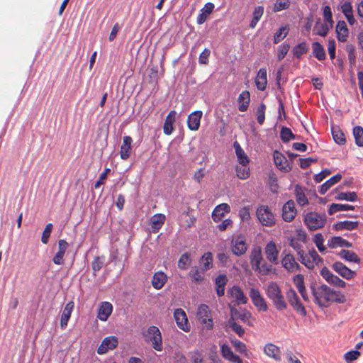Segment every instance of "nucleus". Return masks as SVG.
Listing matches in <instances>:
<instances>
[{
	"instance_id": "obj_1",
	"label": "nucleus",
	"mask_w": 363,
	"mask_h": 363,
	"mask_svg": "<svg viewBox=\"0 0 363 363\" xmlns=\"http://www.w3.org/2000/svg\"><path fill=\"white\" fill-rule=\"evenodd\" d=\"M309 288L313 296L314 303L320 307L327 306L329 293H332V289L325 284L319 285L316 281H311Z\"/></svg>"
},
{
	"instance_id": "obj_2",
	"label": "nucleus",
	"mask_w": 363,
	"mask_h": 363,
	"mask_svg": "<svg viewBox=\"0 0 363 363\" xmlns=\"http://www.w3.org/2000/svg\"><path fill=\"white\" fill-rule=\"evenodd\" d=\"M142 336L144 341L156 351L161 352L163 350L162 333L157 326L151 325L143 330Z\"/></svg>"
},
{
	"instance_id": "obj_3",
	"label": "nucleus",
	"mask_w": 363,
	"mask_h": 363,
	"mask_svg": "<svg viewBox=\"0 0 363 363\" xmlns=\"http://www.w3.org/2000/svg\"><path fill=\"white\" fill-rule=\"evenodd\" d=\"M303 221L308 229L313 231L324 227L326 223V216L311 211L305 215Z\"/></svg>"
},
{
	"instance_id": "obj_4",
	"label": "nucleus",
	"mask_w": 363,
	"mask_h": 363,
	"mask_svg": "<svg viewBox=\"0 0 363 363\" xmlns=\"http://www.w3.org/2000/svg\"><path fill=\"white\" fill-rule=\"evenodd\" d=\"M196 318L207 330H211L213 328L211 311L208 305L203 303L198 306Z\"/></svg>"
},
{
	"instance_id": "obj_5",
	"label": "nucleus",
	"mask_w": 363,
	"mask_h": 363,
	"mask_svg": "<svg viewBox=\"0 0 363 363\" xmlns=\"http://www.w3.org/2000/svg\"><path fill=\"white\" fill-rule=\"evenodd\" d=\"M256 215L262 225L272 227L276 223L274 214L266 205L259 206L257 208Z\"/></svg>"
},
{
	"instance_id": "obj_6",
	"label": "nucleus",
	"mask_w": 363,
	"mask_h": 363,
	"mask_svg": "<svg viewBox=\"0 0 363 363\" xmlns=\"http://www.w3.org/2000/svg\"><path fill=\"white\" fill-rule=\"evenodd\" d=\"M230 245L233 254L237 257L243 255L247 250L246 239L242 234H239L235 238H233Z\"/></svg>"
},
{
	"instance_id": "obj_7",
	"label": "nucleus",
	"mask_w": 363,
	"mask_h": 363,
	"mask_svg": "<svg viewBox=\"0 0 363 363\" xmlns=\"http://www.w3.org/2000/svg\"><path fill=\"white\" fill-rule=\"evenodd\" d=\"M286 250L282 252L284 257L281 259V263L282 267L289 273L296 271H301V266L296 262L295 257L290 253L285 254Z\"/></svg>"
},
{
	"instance_id": "obj_8",
	"label": "nucleus",
	"mask_w": 363,
	"mask_h": 363,
	"mask_svg": "<svg viewBox=\"0 0 363 363\" xmlns=\"http://www.w3.org/2000/svg\"><path fill=\"white\" fill-rule=\"evenodd\" d=\"M174 318L177 325L184 332L190 331L191 326L189 323L186 314L182 308H177L174 312Z\"/></svg>"
},
{
	"instance_id": "obj_9",
	"label": "nucleus",
	"mask_w": 363,
	"mask_h": 363,
	"mask_svg": "<svg viewBox=\"0 0 363 363\" xmlns=\"http://www.w3.org/2000/svg\"><path fill=\"white\" fill-rule=\"evenodd\" d=\"M118 345V338L116 336H108L105 337L99 347L97 348L99 354H106L109 350H113L117 347Z\"/></svg>"
},
{
	"instance_id": "obj_10",
	"label": "nucleus",
	"mask_w": 363,
	"mask_h": 363,
	"mask_svg": "<svg viewBox=\"0 0 363 363\" xmlns=\"http://www.w3.org/2000/svg\"><path fill=\"white\" fill-rule=\"evenodd\" d=\"M249 296L257 308V309L260 311H267L268 309V306L264 298L261 296L259 290L255 288H251Z\"/></svg>"
},
{
	"instance_id": "obj_11",
	"label": "nucleus",
	"mask_w": 363,
	"mask_h": 363,
	"mask_svg": "<svg viewBox=\"0 0 363 363\" xmlns=\"http://www.w3.org/2000/svg\"><path fill=\"white\" fill-rule=\"evenodd\" d=\"M297 211L293 200H289L282 207V218L285 222H291L296 217Z\"/></svg>"
},
{
	"instance_id": "obj_12",
	"label": "nucleus",
	"mask_w": 363,
	"mask_h": 363,
	"mask_svg": "<svg viewBox=\"0 0 363 363\" xmlns=\"http://www.w3.org/2000/svg\"><path fill=\"white\" fill-rule=\"evenodd\" d=\"M332 269L342 278L350 280L356 276V272L351 270L341 262H335L332 265Z\"/></svg>"
},
{
	"instance_id": "obj_13",
	"label": "nucleus",
	"mask_w": 363,
	"mask_h": 363,
	"mask_svg": "<svg viewBox=\"0 0 363 363\" xmlns=\"http://www.w3.org/2000/svg\"><path fill=\"white\" fill-rule=\"evenodd\" d=\"M250 261L253 269L259 268V265L263 261L262 248L260 246L255 245L252 248L250 254Z\"/></svg>"
},
{
	"instance_id": "obj_14",
	"label": "nucleus",
	"mask_w": 363,
	"mask_h": 363,
	"mask_svg": "<svg viewBox=\"0 0 363 363\" xmlns=\"http://www.w3.org/2000/svg\"><path fill=\"white\" fill-rule=\"evenodd\" d=\"M264 253L267 259L273 264H277L279 250L274 241H269L265 246Z\"/></svg>"
},
{
	"instance_id": "obj_15",
	"label": "nucleus",
	"mask_w": 363,
	"mask_h": 363,
	"mask_svg": "<svg viewBox=\"0 0 363 363\" xmlns=\"http://www.w3.org/2000/svg\"><path fill=\"white\" fill-rule=\"evenodd\" d=\"M69 247V244L65 240H59L58 241V251L52 258V262L57 265L64 264V256Z\"/></svg>"
},
{
	"instance_id": "obj_16",
	"label": "nucleus",
	"mask_w": 363,
	"mask_h": 363,
	"mask_svg": "<svg viewBox=\"0 0 363 363\" xmlns=\"http://www.w3.org/2000/svg\"><path fill=\"white\" fill-rule=\"evenodd\" d=\"M273 157L274 164L279 170L284 172L291 171V167L289 165L288 161L283 154L278 151H275Z\"/></svg>"
},
{
	"instance_id": "obj_17",
	"label": "nucleus",
	"mask_w": 363,
	"mask_h": 363,
	"mask_svg": "<svg viewBox=\"0 0 363 363\" xmlns=\"http://www.w3.org/2000/svg\"><path fill=\"white\" fill-rule=\"evenodd\" d=\"M74 307L73 301H69L65 306L60 318V327L65 330L67 326V323L71 317V314Z\"/></svg>"
},
{
	"instance_id": "obj_18",
	"label": "nucleus",
	"mask_w": 363,
	"mask_h": 363,
	"mask_svg": "<svg viewBox=\"0 0 363 363\" xmlns=\"http://www.w3.org/2000/svg\"><path fill=\"white\" fill-rule=\"evenodd\" d=\"M202 115L203 112L201 111H195L189 115L187 125L191 130H197L199 128Z\"/></svg>"
},
{
	"instance_id": "obj_19",
	"label": "nucleus",
	"mask_w": 363,
	"mask_h": 363,
	"mask_svg": "<svg viewBox=\"0 0 363 363\" xmlns=\"http://www.w3.org/2000/svg\"><path fill=\"white\" fill-rule=\"evenodd\" d=\"M220 353L223 357L233 363H242V360L239 356L235 354L231 348L226 344L220 346Z\"/></svg>"
},
{
	"instance_id": "obj_20",
	"label": "nucleus",
	"mask_w": 363,
	"mask_h": 363,
	"mask_svg": "<svg viewBox=\"0 0 363 363\" xmlns=\"http://www.w3.org/2000/svg\"><path fill=\"white\" fill-rule=\"evenodd\" d=\"M113 311V306L110 302H102L98 311L97 318L101 321H106Z\"/></svg>"
},
{
	"instance_id": "obj_21",
	"label": "nucleus",
	"mask_w": 363,
	"mask_h": 363,
	"mask_svg": "<svg viewBox=\"0 0 363 363\" xmlns=\"http://www.w3.org/2000/svg\"><path fill=\"white\" fill-rule=\"evenodd\" d=\"M230 211V207L227 203H221L218 205L212 213V219L214 222L218 223L221 220L225 214Z\"/></svg>"
},
{
	"instance_id": "obj_22",
	"label": "nucleus",
	"mask_w": 363,
	"mask_h": 363,
	"mask_svg": "<svg viewBox=\"0 0 363 363\" xmlns=\"http://www.w3.org/2000/svg\"><path fill=\"white\" fill-rule=\"evenodd\" d=\"M336 36L339 42L345 43L349 35V30L344 21H338L336 25Z\"/></svg>"
},
{
	"instance_id": "obj_23",
	"label": "nucleus",
	"mask_w": 363,
	"mask_h": 363,
	"mask_svg": "<svg viewBox=\"0 0 363 363\" xmlns=\"http://www.w3.org/2000/svg\"><path fill=\"white\" fill-rule=\"evenodd\" d=\"M133 139L130 136H124L123 138V144L121 146L120 155L123 160H128L131 155V144Z\"/></svg>"
},
{
	"instance_id": "obj_24",
	"label": "nucleus",
	"mask_w": 363,
	"mask_h": 363,
	"mask_svg": "<svg viewBox=\"0 0 363 363\" xmlns=\"http://www.w3.org/2000/svg\"><path fill=\"white\" fill-rule=\"evenodd\" d=\"M167 274L162 271L155 272L151 281L153 288L157 290L161 289L167 281Z\"/></svg>"
},
{
	"instance_id": "obj_25",
	"label": "nucleus",
	"mask_w": 363,
	"mask_h": 363,
	"mask_svg": "<svg viewBox=\"0 0 363 363\" xmlns=\"http://www.w3.org/2000/svg\"><path fill=\"white\" fill-rule=\"evenodd\" d=\"M228 293L235 299L237 304H246L247 303V298L240 286H233Z\"/></svg>"
},
{
	"instance_id": "obj_26",
	"label": "nucleus",
	"mask_w": 363,
	"mask_h": 363,
	"mask_svg": "<svg viewBox=\"0 0 363 363\" xmlns=\"http://www.w3.org/2000/svg\"><path fill=\"white\" fill-rule=\"evenodd\" d=\"M214 4L211 2H208L204 5V7L201 9L200 13L197 16V23L199 25L203 24L208 18L209 15L214 9Z\"/></svg>"
},
{
	"instance_id": "obj_27",
	"label": "nucleus",
	"mask_w": 363,
	"mask_h": 363,
	"mask_svg": "<svg viewBox=\"0 0 363 363\" xmlns=\"http://www.w3.org/2000/svg\"><path fill=\"white\" fill-rule=\"evenodd\" d=\"M255 84L257 89L259 91H264L267 84V69L261 68L257 72L255 78Z\"/></svg>"
},
{
	"instance_id": "obj_28",
	"label": "nucleus",
	"mask_w": 363,
	"mask_h": 363,
	"mask_svg": "<svg viewBox=\"0 0 363 363\" xmlns=\"http://www.w3.org/2000/svg\"><path fill=\"white\" fill-rule=\"evenodd\" d=\"M238 110L245 112L247 110L250 103V94L248 91L245 90L240 94L238 98Z\"/></svg>"
},
{
	"instance_id": "obj_29",
	"label": "nucleus",
	"mask_w": 363,
	"mask_h": 363,
	"mask_svg": "<svg viewBox=\"0 0 363 363\" xmlns=\"http://www.w3.org/2000/svg\"><path fill=\"white\" fill-rule=\"evenodd\" d=\"M328 246L330 248H336L337 247L350 248L352 247V243L340 236H334L328 241Z\"/></svg>"
},
{
	"instance_id": "obj_30",
	"label": "nucleus",
	"mask_w": 363,
	"mask_h": 363,
	"mask_svg": "<svg viewBox=\"0 0 363 363\" xmlns=\"http://www.w3.org/2000/svg\"><path fill=\"white\" fill-rule=\"evenodd\" d=\"M264 353L277 362L281 360V351L279 348L272 343L267 344L264 348Z\"/></svg>"
},
{
	"instance_id": "obj_31",
	"label": "nucleus",
	"mask_w": 363,
	"mask_h": 363,
	"mask_svg": "<svg viewBox=\"0 0 363 363\" xmlns=\"http://www.w3.org/2000/svg\"><path fill=\"white\" fill-rule=\"evenodd\" d=\"M203 271H208L213 267V256L211 252H205L199 260Z\"/></svg>"
},
{
	"instance_id": "obj_32",
	"label": "nucleus",
	"mask_w": 363,
	"mask_h": 363,
	"mask_svg": "<svg viewBox=\"0 0 363 363\" xmlns=\"http://www.w3.org/2000/svg\"><path fill=\"white\" fill-rule=\"evenodd\" d=\"M177 112L174 110L171 111L166 117L163 125V132L165 135H170L174 130L173 123L175 121Z\"/></svg>"
},
{
	"instance_id": "obj_33",
	"label": "nucleus",
	"mask_w": 363,
	"mask_h": 363,
	"mask_svg": "<svg viewBox=\"0 0 363 363\" xmlns=\"http://www.w3.org/2000/svg\"><path fill=\"white\" fill-rule=\"evenodd\" d=\"M342 179V175L340 174H337L333 177H330L328 180L324 182L322 185L320 186L318 189V192L321 195H324L327 191L333 185L337 184Z\"/></svg>"
},
{
	"instance_id": "obj_34",
	"label": "nucleus",
	"mask_w": 363,
	"mask_h": 363,
	"mask_svg": "<svg viewBox=\"0 0 363 363\" xmlns=\"http://www.w3.org/2000/svg\"><path fill=\"white\" fill-rule=\"evenodd\" d=\"M359 226L358 221H350V220H344L339 221L333 225V229L337 231L347 230H353L357 229Z\"/></svg>"
},
{
	"instance_id": "obj_35",
	"label": "nucleus",
	"mask_w": 363,
	"mask_h": 363,
	"mask_svg": "<svg viewBox=\"0 0 363 363\" xmlns=\"http://www.w3.org/2000/svg\"><path fill=\"white\" fill-rule=\"evenodd\" d=\"M228 282V278L225 274H220L215 279L216 294L218 297H221L225 294V286Z\"/></svg>"
},
{
	"instance_id": "obj_36",
	"label": "nucleus",
	"mask_w": 363,
	"mask_h": 363,
	"mask_svg": "<svg viewBox=\"0 0 363 363\" xmlns=\"http://www.w3.org/2000/svg\"><path fill=\"white\" fill-rule=\"evenodd\" d=\"M235 154L238 158V162L241 165L248 164L250 162L249 157L245 154L243 149L241 147L238 141H235L233 143Z\"/></svg>"
},
{
	"instance_id": "obj_37",
	"label": "nucleus",
	"mask_w": 363,
	"mask_h": 363,
	"mask_svg": "<svg viewBox=\"0 0 363 363\" xmlns=\"http://www.w3.org/2000/svg\"><path fill=\"white\" fill-rule=\"evenodd\" d=\"M308 50V44L303 41L295 45L291 50V53L294 57L296 59H301L302 55L306 54Z\"/></svg>"
},
{
	"instance_id": "obj_38",
	"label": "nucleus",
	"mask_w": 363,
	"mask_h": 363,
	"mask_svg": "<svg viewBox=\"0 0 363 363\" xmlns=\"http://www.w3.org/2000/svg\"><path fill=\"white\" fill-rule=\"evenodd\" d=\"M313 55L319 61H323L326 58V54L323 46L318 41L312 43Z\"/></svg>"
},
{
	"instance_id": "obj_39",
	"label": "nucleus",
	"mask_w": 363,
	"mask_h": 363,
	"mask_svg": "<svg viewBox=\"0 0 363 363\" xmlns=\"http://www.w3.org/2000/svg\"><path fill=\"white\" fill-rule=\"evenodd\" d=\"M206 271H203L201 267L194 266L189 272V276L191 278L193 281L199 284L203 281V274Z\"/></svg>"
},
{
	"instance_id": "obj_40",
	"label": "nucleus",
	"mask_w": 363,
	"mask_h": 363,
	"mask_svg": "<svg viewBox=\"0 0 363 363\" xmlns=\"http://www.w3.org/2000/svg\"><path fill=\"white\" fill-rule=\"evenodd\" d=\"M266 294L267 297L272 300L279 298V296L281 294V290L276 282L272 281L267 286Z\"/></svg>"
},
{
	"instance_id": "obj_41",
	"label": "nucleus",
	"mask_w": 363,
	"mask_h": 363,
	"mask_svg": "<svg viewBox=\"0 0 363 363\" xmlns=\"http://www.w3.org/2000/svg\"><path fill=\"white\" fill-rule=\"evenodd\" d=\"M355 207L349 204L332 203L330 205L328 213L330 216L342 211H353Z\"/></svg>"
},
{
	"instance_id": "obj_42",
	"label": "nucleus",
	"mask_w": 363,
	"mask_h": 363,
	"mask_svg": "<svg viewBox=\"0 0 363 363\" xmlns=\"http://www.w3.org/2000/svg\"><path fill=\"white\" fill-rule=\"evenodd\" d=\"M339 256L347 261L354 262L357 264L360 263V258L358 255L353 251H350L347 250H342L339 252Z\"/></svg>"
},
{
	"instance_id": "obj_43",
	"label": "nucleus",
	"mask_w": 363,
	"mask_h": 363,
	"mask_svg": "<svg viewBox=\"0 0 363 363\" xmlns=\"http://www.w3.org/2000/svg\"><path fill=\"white\" fill-rule=\"evenodd\" d=\"M264 13V7L262 6H256L252 13V19L250 21V27L255 28Z\"/></svg>"
},
{
	"instance_id": "obj_44",
	"label": "nucleus",
	"mask_w": 363,
	"mask_h": 363,
	"mask_svg": "<svg viewBox=\"0 0 363 363\" xmlns=\"http://www.w3.org/2000/svg\"><path fill=\"white\" fill-rule=\"evenodd\" d=\"M295 194L296 201L299 206H304L308 203L307 197L298 184L295 186Z\"/></svg>"
},
{
	"instance_id": "obj_45",
	"label": "nucleus",
	"mask_w": 363,
	"mask_h": 363,
	"mask_svg": "<svg viewBox=\"0 0 363 363\" xmlns=\"http://www.w3.org/2000/svg\"><path fill=\"white\" fill-rule=\"evenodd\" d=\"M357 195L354 191L340 192L335 197V199L337 201H347L351 202L357 201Z\"/></svg>"
},
{
	"instance_id": "obj_46",
	"label": "nucleus",
	"mask_w": 363,
	"mask_h": 363,
	"mask_svg": "<svg viewBox=\"0 0 363 363\" xmlns=\"http://www.w3.org/2000/svg\"><path fill=\"white\" fill-rule=\"evenodd\" d=\"M289 30V28L288 26H284L279 28V29L274 35L273 43L274 44H277L284 40L287 36Z\"/></svg>"
},
{
	"instance_id": "obj_47",
	"label": "nucleus",
	"mask_w": 363,
	"mask_h": 363,
	"mask_svg": "<svg viewBox=\"0 0 363 363\" xmlns=\"http://www.w3.org/2000/svg\"><path fill=\"white\" fill-rule=\"evenodd\" d=\"M235 172L237 177L240 179H246L250 177V167H248V164L245 165H237L235 167Z\"/></svg>"
},
{
	"instance_id": "obj_48",
	"label": "nucleus",
	"mask_w": 363,
	"mask_h": 363,
	"mask_svg": "<svg viewBox=\"0 0 363 363\" xmlns=\"http://www.w3.org/2000/svg\"><path fill=\"white\" fill-rule=\"evenodd\" d=\"M191 256L189 252H185L181 255L178 261V267L182 270H186L191 263Z\"/></svg>"
},
{
	"instance_id": "obj_49",
	"label": "nucleus",
	"mask_w": 363,
	"mask_h": 363,
	"mask_svg": "<svg viewBox=\"0 0 363 363\" xmlns=\"http://www.w3.org/2000/svg\"><path fill=\"white\" fill-rule=\"evenodd\" d=\"M280 138L284 143H286L291 140H294L296 135L292 133L289 128L283 126L280 131Z\"/></svg>"
},
{
	"instance_id": "obj_50",
	"label": "nucleus",
	"mask_w": 363,
	"mask_h": 363,
	"mask_svg": "<svg viewBox=\"0 0 363 363\" xmlns=\"http://www.w3.org/2000/svg\"><path fill=\"white\" fill-rule=\"evenodd\" d=\"M330 301L343 303L346 301V298L340 291L332 289V293H329L328 302Z\"/></svg>"
},
{
	"instance_id": "obj_51",
	"label": "nucleus",
	"mask_w": 363,
	"mask_h": 363,
	"mask_svg": "<svg viewBox=\"0 0 363 363\" xmlns=\"http://www.w3.org/2000/svg\"><path fill=\"white\" fill-rule=\"evenodd\" d=\"M228 325L230 328L234 331L240 337H242L245 335V330L242 327L238 324L233 316H231L230 318L228 321Z\"/></svg>"
},
{
	"instance_id": "obj_52",
	"label": "nucleus",
	"mask_w": 363,
	"mask_h": 363,
	"mask_svg": "<svg viewBox=\"0 0 363 363\" xmlns=\"http://www.w3.org/2000/svg\"><path fill=\"white\" fill-rule=\"evenodd\" d=\"M353 135L355 143L359 147H363V128L357 125L353 128Z\"/></svg>"
},
{
	"instance_id": "obj_53",
	"label": "nucleus",
	"mask_w": 363,
	"mask_h": 363,
	"mask_svg": "<svg viewBox=\"0 0 363 363\" xmlns=\"http://www.w3.org/2000/svg\"><path fill=\"white\" fill-rule=\"evenodd\" d=\"M348 55V61L350 66H354L356 63L355 47L352 44H347L345 48Z\"/></svg>"
},
{
	"instance_id": "obj_54",
	"label": "nucleus",
	"mask_w": 363,
	"mask_h": 363,
	"mask_svg": "<svg viewBox=\"0 0 363 363\" xmlns=\"http://www.w3.org/2000/svg\"><path fill=\"white\" fill-rule=\"evenodd\" d=\"M289 48L290 45L286 42L279 45L277 48V60L279 61L282 60L285 57L289 50Z\"/></svg>"
},
{
	"instance_id": "obj_55",
	"label": "nucleus",
	"mask_w": 363,
	"mask_h": 363,
	"mask_svg": "<svg viewBox=\"0 0 363 363\" xmlns=\"http://www.w3.org/2000/svg\"><path fill=\"white\" fill-rule=\"evenodd\" d=\"M265 111H266V105L262 102L259 106L257 107L256 111V116L257 123L259 125H262L265 120Z\"/></svg>"
},
{
	"instance_id": "obj_56",
	"label": "nucleus",
	"mask_w": 363,
	"mask_h": 363,
	"mask_svg": "<svg viewBox=\"0 0 363 363\" xmlns=\"http://www.w3.org/2000/svg\"><path fill=\"white\" fill-rule=\"evenodd\" d=\"M332 135L335 142L340 145L346 143V138L340 130H332Z\"/></svg>"
},
{
	"instance_id": "obj_57",
	"label": "nucleus",
	"mask_w": 363,
	"mask_h": 363,
	"mask_svg": "<svg viewBox=\"0 0 363 363\" xmlns=\"http://www.w3.org/2000/svg\"><path fill=\"white\" fill-rule=\"evenodd\" d=\"M271 301H272L277 310L279 311L285 310L287 308V304L282 294L279 296V298H276Z\"/></svg>"
},
{
	"instance_id": "obj_58",
	"label": "nucleus",
	"mask_w": 363,
	"mask_h": 363,
	"mask_svg": "<svg viewBox=\"0 0 363 363\" xmlns=\"http://www.w3.org/2000/svg\"><path fill=\"white\" fill-rule=\"evenodd\" d=\"M165 220V216L163 214L159 213L157 215H155L152 218V228H155L156 230H159L161 228L162 225L164 223Z\"/></svg>"
},
{
	"instance_id": "obj_59",
	"label": "nucleus",
	"mask_w": 363,
	"mask_h": 363,
	"mask_svg": "<svg viewBox=\"0 0 363 363\" xmlns=\"http://www.w3.org/2000/svg\"><path fill=\"white\" fill-rule=\"evenodd\" d=\"M292 308L296 311L302 317H305L307 315V311L304 307V306L300 301L299 298L298 300H296L294 302L290 304Z\"/></svg>"
},
{
	"instance_id": "obj_60",
	"label": "nucleus",
	"mask_w": 363,
	"mask_h": 363,
	"mask_svg": "<svg viewBox=\"0 0 363 363\" xmlns=\"http://www.w3.org/2000/svg\"><path fill=\"white\" fill-rule=\"evenodd\" d=\"M292 308L296 311L302 317H305L307 315V311L304 307V306L300 301L299 298L298 300H296L294 302L290 304Z\"/></svg>"
},
{
	"instance_id": "obj_61",
	"label": "nucleus",
	"mask_w": 363,
	"mask_h": 363,
	"mask_svg": "<svg viewBox=\"0 0 363 363\" xmlns=\"http://www.w3.org/2000/svg\"><path fill=\"white\" fill-rule=\"evenodd\" d=\"M292 308L296 311L302 317H305L307 315V311L304 307V306L300 301L299 298L298 300H296L294 302L290 304Z\"/></svg>"
},
{
	"instance_id": "obj_62",
	"label": "nucleus",
	"mask_w": 363,
	"mask_h": 363,
	"mask_svg": "<svg viewBox=\"0 0 363 363\" xmlns=\"http://www.w3.org/2000/svg\"><path fill=\"white\" fill-rule=\"evenodd\" d=\"M230 342L237 352L241 354L247 352V347L245 344L241 342L240 340L236 338H233L230 340Z\"/></svg>"
},
{
	"instance_id": "obj_63",
	"label": "nucleus",
	"mask_w": 363,
	"mask_h": 363,
	"mask_svg": "<svg viewBox=\"0 0 363 363\" xmlns=\"http://www.w3.org/2000/svg\"><path fill=\"white\" fill-rule=\"evenodd\" d=\"M104 257L96 256L94 257L91 263V267L94 273L100 271L103 268L104 264Z\"/></svg>"
},
{
	"instance_id": "obj_64",
	"label": "nucleus",
	"mask_w": 363,
	"mask_h": 363,
	"mask_svg": "<svg viewBox=\"0 0 363 363\" xmlns=\"http://www.w3.org/2000/svg\"><path fill=\"white\" fill-rule=\"evenodd\" d=\"M209 359L212 363H221L222 361L219 357L217 352V347L216 345H213L211 347L210 352L208 354Z\"/></svg>"
}]
</instances>
